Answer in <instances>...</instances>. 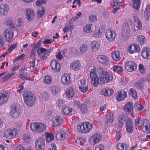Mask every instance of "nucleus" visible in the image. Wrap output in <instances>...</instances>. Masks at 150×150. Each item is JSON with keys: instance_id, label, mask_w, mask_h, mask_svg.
<instances>
[{"instance_id": "1", "label": "nucleus", "mask_w": 150, "mask_h": 150, "mask_svg": "<svg viewBox=\"0 0 150 150\" xmlns=\"http://www.w3.org/2000/svg\"><path fill=\"white\" fill-rule=\"evenodd\" d=\"M91 83L95 87L111 81L113 79L112 72L102 69L101 67H93L90 72Z\"/></svg>"}, {"instance_id": "2", "label": "nucleus", "mask_w": 150, "mask_h": 150, "mask_svg": "<svg viewBox=\"0 0 150 150\" xmlns=\"http://www.w3.org/2000/svg\"><path fill=\"white\" fill-rule=\"evenodd\" d=\"M23 96L24 103L27 105L31 107L35 104L36 98L32 92L28 91H24L23 92Z\"/></svg>"}, {"instance_id": "3", "label": "nucleus", "mask_w": 150, "mask_h": 150, "mask_svg": "<svg viewBox=\"0 0 150 150\" xmlns=\"http://www.w3.org/2000/svg\"><path fill=\"white\" fill-rule=\"evenodd\" d=\"M30 127L34 133H40L45 132L46 129V125L41 122H34L31 123Z\"/></svg>"}, {"instance_id": "4", "label": "nucleus", "mask_w": 150, "mask_h": 150, "mask_svg": "<svg viewBox=\"0 0 150 150\" xmlns=\"http://www.w3.org/2000/svg\"><path fill=\"white\" fill-rule=\"evenodd\" d=\"M92 125L88 122H83L79 124L77 127L78 131L81 133H87L90 132L92 129Z\"/></svg>"}, {"instance_id": "5", "label": "nucleus", "mask_w": 150, "mask_h": 150, "mask_svg": "<svg viewBox=\"0 0 150 150\" xmlns=\"http://www.w3.org/2000/svg\"><path fill=\"white\" fill-rule=\"evenodd\" d=\"M52 49H47L43 47L36 49V52L37 53L38 56L40 55V53L43 54L40 57V59L41 61L46 60L47 57L50 55V52H52Z\"/></svg>"}, {"instance_id": "6", "label": "nucleus", "mask_w": 150, "mask_h": 150, "mask_svg": "<svg viewBox=\"0 0 150 150\" xmlns=\"http://www.w3.org/2000/svg\"><path fill=\"white\" fill-rule=\"evenodd\" d=\"M18 130L16 128H12L6 130L4 133V137L10 139L16 138L18 134Z\"/></svg>"}, {"instance_id": "7", "label": "nucleus", "mask_w": 150, "mask_h": 150, "mask_svg": "<svg viewBox=\"0 0 150 150\" xmlns=\"http://www.w3.org/2000/svg\"><path fill=\"white\" fill-rule=\"evenodd\" d=\"M137 65L134 61L129 60L125 62L124 64L125 69L128 72H132L135 70Z\"/></svg>"}, {"instance_id": "8", "label": "nucleus", "mask_w": 150, "mask_h": 150, "mask_svg": "<svg viewBox=\"0 0 150 150\" xmlns=\"http://www.w3.org/2000/svg\"><path fill=\"white\" fill-rule=\"evenodd\" d=\"M35 144L36 150H44L45 148V140L41 137H39L36 139Z\"/></svg>"}, {"instance_id": "9", "label": "nucleus", "mask_w": 150, "mask_h": 150, "mask_svg": "<svg viewBox=\"0 0 150 150\" xmlns=\"http://www.w3.org/2000/svg\"><path fill=\"white\" fill-rule=\"evenodd\" d=\"M71 74L69 73H65L61 78V81L62 83L66 86H68L71 83L72 79Z\"/></svg>"}, {"instance_id": "10", "label": "nucleus", "mask_w": 150, "mask_h": 150, "mask_svg": "<svg viewBox=\"0 0 150 150\" xmlns=\"http://www.w3.org/2000/svg\"><path fill=\"white\" fill-rule=\"evenodd\" d=\"M102 138V135L98 133L94 134L91 137L89 142L91 145H94L98 143Z\"/></svg>"}, {"instance_id": "11", "label": "nucleus", "mask_w": 150, "mask_h": 150, "mask_svg": "<svg viewBox=\"0 0 150 150\" xmlns=\"http://www.w3.org/2000/svg\"><path fill=\"white\" fill-rule=\"evenodd\" d=\"M105 35L106 39L109 42H112L115 40L116 33L114 31L108 29L106 31Z\"/></svg>"}, {"instance_id": "12", "label": "nucleus", "mask_w": 150, "mask_h": 150, "mask_svg": "<svg viewBox=\"0 0 150 150\" xmlns=\"http://www.w3.org/2000/svg\"><path fill=\"white\" fill-rule=\"evenodd\" d=\"M52 70L56 72H58L61 69L60 64L59 62L56 59L52 60L50 64Z\"/></svg>"}, {"instance_id": "13", "label": "nucleus", "mask_w": 150, "mask_h": 150, "mask_svg": "<svg viewBox=\"0 0 150 150\" xmlns=\"http://www.w3.org/2000/svg\"><path fill=\"white\" fill-rule=\"evenodd\" d=\"M126 129L127 132L131 133L133 132L134 127L133 125L132 119L131 118H128L126 122Z\"/></svg>"}, {"instance_id": "14", "label": "nucleus", "mask_w": 150, "mask_h": 150, "mask_svg": "<svg viewBox=\"0 0 150 150\" xmlns=\"http://www.w3.org/2000/svg\"><path fill=\"white\" fill-rule=\"evenodd\" d=\"M4 35L6 41L9 42H11L13 37V34L12 31L6 29L4 32Z\"/></svg>"}, {"instance_id": "15", "label": "nucleus", "mask_w": 150, "mask_h": 150, "mask_svg": "<svg viewBox=\"0 0 150 150\" xmlns=\"http://www.w3.org/2000/svg\"><path fill=\"white\" fill-rule=\"evenodd\" d=\"M128 52L131 54L135 52H139L140 51V48L139 45L136 44H133L129 45L127 47Z\"/></svg>"}, {"instance_id": "16", "label": "nucleus", "mask_w": 150, "mask_h": 150, "mask_svg": "<svg viewBox=\"0 0 150 150\" xmlns=\"http://www.w3.org/2000/svg\"><path fill=\"white\" fill-rule=\"evenodd\" d=\"M69 137L68 134L65 132L60 130L57 132L56 137L59 140H64L67 139Z\"/></svg>"}, {"instance_id": "17", "label": "nucleus", "mask_w": 150, "mask_h": 150, "mask_svg": "<svg viewBox=\"0 0 150 150\" xmlns=\"http://www.w3.org/2000/svg\"><path fill=\"white\" fill-rule=\"evenodd\" d=\"M130 32V28L129 25L126 24L123 25L122 29L121 35L123 37L127 38L129 36Z\"/></svg>"}, {"instance_id": "18", "label": "nucleus", "mask_w": 150, "mask_h": 150, "mask_svg": "<svg viewBox=\"0 0 150 150\" xmlns=\"http://www.w3.org/2000/svg\"><path fill=\"white\" fill-rule=\"evenodd\" d=\"M105 26L104 25H101L100 28L96 30L95 32L92 35V36L95 38H99L102 36L103 32L105 31Z\"/></svg>"}, {"instance_id": "19", "label": "nucleus", "mask_w": 150, "mask_h": 150, "mask_svg": "<svg viewBox=\"0 0 150 150\" xmlns=\"http://www.w3.org/2000/svg\"><path fill=\"white\" fill-rule=\"evenodd\" d=\"M143 126V131L147 134L150 132V125L149 121L146 119L143 120L142 123Z\"/></svg>"}, {"instance_id": "20", "label": "nucleus", "mask_w": 150, "mask_h": 150, "mask_svg": "<svg viewBox=\"0 0 150 150\" xmlns=\"http://www.w3.org/2000/svg\"><path fill=\"white\" fill-rule=\"evenodd\" d=\"M81 66L78 60H75L72 62L70 64V68L74 71H77L79 70Z\"/></svg>"}, {"instance_id": "21", "label": "nucleus", "mask_w": 150, "mask_h": 150, "mask_svg": "<svg viewBox=\"0 0 150 150\" xmlns=\"http://www.w3.org/2000/svg\"><path fill=\"white\" fill-rule=\"evenodd\" d=\"M100 94L105 96L110 97L113 94V91L110 88L106 87L100 91Z\"/></svg>"}, {"instance_id": "22", "label": "nucleus", "mask_w": 150, "mask_h": 150, "mask_svg": "<svg viewBox=\"0 0 150 150\" xmlns=\"http://www.w3.org/2000/svg\"><path fill=\"white\" fill-rule=\"evenodd\" d=\"M9 96L6 93L0 92V105L6 103L9 99Z\"/></svg>"}, {"instance_id": "23", "label": "nucleus", "mask_w": 150, "mask_h": 150, "mask_svg": "<svg viewBox=\"0 0 150 150\" xmlns=\"http://www.w3.org/2000/svg\"><path fill=\"white\" fill-rule=\"evenodd\" d=\"M52 122L53 125L55 126H60L62 123V118L59 116H56L53 118Z\"/></svg>"}, {"instance_id": "24", "label": "nucleus", "mask_w": 150, "mask_h": 150, "mask_svg": "<svg viewBox=\"0 0 150 150\" xmlns=\"http://www.w3.org/2000/svg\"><path fill=\"white\" fill-rule=\"evenodd\" d=\"M133 18L135 21L134 24L135 30H140L142 27V25L141 21L136 15L134 16Z\"/></svg>"}, {"instance_id": "25", "label": "nucleus", "mask_w": 150, "mask_h": 150, "mask_svg": "<svg viewBox=\"0 0 150 150\" xmlns=\"http://www.w3.org/2000/svg\"><path fill=\"white\" fill-rule=\"evenodd\" d=\"M8 8L6 4H2L0 6V14L1 16L7 15L8 13Z\"/></svg>"}, {"instance_id": "26", "label": "nucleus", "mask_w": 150, "mask_h": 150, "mask_svg": "<svg viewBox=\"0 0 150 150\" xmlns=\"http://www.w3.org/2000/svg\"><path fill=\"white\" fill-rule=\"evenodd\" d=\"M20 113L19 109L16 106H13L11 108L10 114L12 117L14 118H17L19 116Z\"/></svg>"}, {"instance_id": "27", "label": "nucleus", "mask_w": 150, "mask_h": 150, "mask_svg": "<svg viewBox=\"0 0 150 150\" xmlns=\"http://www.w3.org/2000/svg\"><path fill=\"white\" fill-rule=\"evenodd\" d=\"M116 96L117 100L119 101L124 100L126 97L127 94L126 92L122 91L117 93Z\"/></svg>"}, {"instance_id": "28", "label": "nucleus", "mask_w": 150, "mask_h": 150, "mask_svg": "<svg viewBox=\"0 0 150 150\" xmlns=\"http://www.w3.org/2000/svg\"><path fill=\"white\" fill-rule=\"evenodd\" d=\"M142 57L145 59H150V49L149 47H145L142 50Z\"/></svg>"}, {"instance_id": "29", "label": "nucleus", "mask_w": 150, "mask_h": 150, "mask_svg": "<svg viewBox=\"0 0 150 150\" xmlns=\"http://www.w3.org/2000/svg\"><path fill=\"white\" fill-rule=\"evenodd\" d=\"M116 146L117 150H128L129 148V144L125 142L117 143Z\"/></svg>"}, {"instance_id": "30", "label": "nucleus", "mask_w": 150, "mask_h": 150, "mask_svg": "<svg viewBox=\"0 0 150 150\" xmlns=\"http://www.w3.org/2000/svg\"><path fill=\"white\" fill-rule=\"evenodd\" d=\"M123 110L125 112L132 113L133 110L132 103L130 102L127 103L124 106Z\"/></svg>"}, {"instance_id": "31", "label": "nucleus", "mask_w": 150, "mask_h": 150, "mask_svg": "<svg viewBox=\"0 0 150 150\" xmlns=\"http://www.w3.org/2000/svg\"><path fill=\"white\" fill-rule=\"evenodd\" d=\"M111 56L112 59L115 62L119 61L121 59L120 54L118 51H113L111 54Z\"/></svg>"}, {"instance_id": "32", "label": "nucleus", "mask_w": 150, "mask_h": 150, "mask_svg": "<svg viewBox=\"0 0 150 150\" xmlns=\"http://www.w3.org/2000/svg\"><path fill=\"white\" fill-rule=\"evenodd\" d=\"M34 15V12L33 10L30 8L27 9L25 16L26 19L28 20H32Z\"/></svg>"}, {"instance_id": "33", "label": "nucleus", "mask_w": 150, "mask_h": 150, "mask_svg": "<svg viewBox=\"0 0 150 150\" xmlns=\"http://www.w3.org/2000/svg\"><path fill=\"white\" fill-rule=\"evenodd\" d=\"M49 94L46 91L42 92L39 96V99L41 102L47 100L49 98Z\"/></svg>"}, {"instance_id": "34", "label": "nucleus", "mask_w": 150, "mask_h": 150, "mask_svg": "<svg viewBox=\"0 0 150 150\" xmlns=\"http://www.w3.org/2000/svg\"><path fill=\"white\" fill-rule=\"evenodd\" d=\"M97 59L100 63L104 64H107L109 62L108 57L104 55L98 56L97 57Z\"/></svg>"}, {"instance_id": "35", "label": "nucleus", "mask_w": 150, "mask_h": 150, "mask_svg": "<svg viewBox=\"0 0 150 150\" xmlns=\"http://www.w3.org/2000/svg\"><path fill=\"white\" fill-rule=\"evenodd\" d=\"M65 93H66V96L69 98L73 97L74 95V92L73 89L71 86L68 88L66 90Z\"/></svg>"}, {"instance_id": "36", "label": "nucleus", "mask_w": 150, "mask_h": 150, "mask_svg": "<svg viewBox=\"0 0 150 150\" xmlns=\"http://www.w3.org/2000/svg\"><path fill=\"white\" fill-rule=\"evenodd\" d=\"M100 44L96 40H93L91 43L92 49L93 52L97 51L100 48Z\"/></svg>"}, {"instance_id": "37", "label": "nucleus", "mask_w": 150, "mask_h": 150, "mask_svg": "<svg viewBox=\"0 0 150 150\" xmlns=\"http://www.w3.org/2000/svg\"><path fill=\"white\" fill-rule=\"evenodd\" d=\"M44 135L46 138L47 142H49L54 139V136L51 133L46 132Z\"/></svg>"}, {"instance_id": "38", "label": "nucleus", "mask_w": 150, "mask_h": 150, "mask_svg": "<svg viewBox=\"0 0 150 150\" xmlns=\"http://www.w3.org/2000/svg\"><path fill=\"white\" fill-rule=\"evenodd\" d=\"M144 17L145 19L147 20L150 18V4H149L146 8L144 11Z\"/></svg>"}, {"instance_id": "39", "label": "nucleus", "mask_w": 150, "mask_h": 150, "mask_svg": "<svg viewBox=\"0 0 150 150\" xmlns=\"http://www.w3.org/2000/svg\"><path fill=\"white\" fill-rule=\"evenodd\" d=\"M114 115L113 113H110L106 115V122L109 124L112 123L114 119Z\"/></svg>"}, {"instance_id": "40", "label": "nucleus", "mask_w": 150, "mask_h": 150, "mask_svg": "<svg viewBox=\"0 0 150 150\" xmlns=\"http://www.w3.org/2000/svg\"><path fill=\"white\" fill-rule=\"evenodd\" d=\"M137 39L138 41L141 45H143L146 43V40L143 35H138L137 37Z\"/></svg>"}, {"instance_id": "41", "label": "nucleus", "mask_w": 150, "mask_h": 150, "mask_svg": "<svg viewBox=\"0 0 150 150\" xmlns=\"http://www.w3.org/2000/svg\"><path fill=\"white\" fill-rule=\"evenodd\" d=\"M63 114L67 116L71 115L72 114V109L68 107H67L64 108Z\"/></svg>"}, {"instance_id": "42", "label": "nucleus", "mask_w": 150, "mask_h": 150, "mask_svg": "<svg viewBox=\"0 0 150 150\" xmlns=\"http://www.w3.org/2000/svg\"><path fill=\"white\" fill-rule=\"evenodd\" d=\"M145 82V80L144 78H141L139 80V81L136 84V87L139 89L142 88Z\"/></svg>"}, {"instance_id": "43", "label": "nucleus", "mask_w": 150, "mask_h": 150, "mask_svg": "<svg viewBox=\"0 0 150 150\" xmlns=\"http://www.w3.org/2000/svg\"><path fill=\"white\" fill-rule=\"evenodd\" d=\"M46 9L44 7L39 8L37 12L38 16L39 18L41 17L45 14Z\"/></svg>"}, {"instance_id": "44", "label": "nucleus", "mask_w": 150, "mask_h": 150, "mask_svg": "<svg viewBox=\"0 0 150 150\" xmlns=\"http://www.w3.org/2000/svg\"><path fill=\"white\" fill-rule=\"evenodd\" d=\"M134 8L138 10L140 5V0H131Z\"/></svg>"}, {"instance_id": "45", "label": "nucleus", "mask_w": 150, "mask_h": 150, "mask_svg": "<svg viewBox=\"0 0 150 150\" xmlns=\"http://www.w3.org/2000/svg\"><path fill=\"white\" fill-rule=\"evenodd\" d=\"M80 110L83 114H85L88 111L87 106L86 104H82L79 107Z\"/></svg>"}, {"instance_id": "46", "label": "nucleus", "mask_w": 150, "mask_h": 150, "mask_svg": "<svg viewBox=\"0 0 150 150\" xmlns=\"http://www.w3.org/2000/svg\"><path fill=\"white\" fill-rule=\"evenodd\" d=\"M51 93L54 95H56L60 92L59 88L57 86H53L51 88Z\"/></svg>"}, {"instance_id": "47", "label": "nucleus", "mask_w": 150, "mask_h": 150, "mask_svg": "<svg viewBox=\"0 0 150 150\" xmlns=\"http://www.w3.org/2000/svg\"><path fill=\"white\" fill-rule=\"evenodd\" d=\"M43 81L45 84L47 85H50L52 83V78L49 76H46L45 77Z\"/></svg>"}, {"instance_id": "48", "label": "nucleus", "mask_w": 150, "mask_h": 150, "mask_svg": "<svg viewBox=\"0 0 150 150\" xmlns=\"http://www.w3.org/2000/svg\"><path fill=\"white\" fill-rule=\"evenodd\" d=\"M130 95L134 99L136 98L137 97V92L136 90L133 88H131L129 90Z\"/></svg>"}, {"instance_id": "49", "label": "nucleus", "mask_w": 150, "mask_h": 150, "mask_svg": "<svg viewBox=\"0 0 150 150\" xmlns=\"http://www.w3.org/2000/svg\"><path fill=\"white\" fill-rule=\"evenodd\" d=\"M92 25L91 24H88L84 28V31L86 33H88L91 32Z\"/></svg>"}, {"instance_id": "50", "label": "nucleus", "mask_w": 150, "mask_h": 150, "mask_svg": "<svg viewBox=\"0 0 150 150\" xmlns=\"http://www.w3.org/2000/svg\"><path fill=\"white\" fill-rule=\"evenodd\" d=\"M23 139L24 142L27 143L31 140V138L29 135L27 133L24 134L23 135Z\"/></svg>"}, {"instance_id": "51", "label": "nucleus", "mask_w": 150, "mask_h": 150, "mask_svg": "<svg viewBox=\"0 0 150 150\" xmlns=\"http://www.w3.org/2000/svg\"><path fill=\"white\" fill-rule=\"evenodd\" d=\"M113 71L115 72L120 71L121 72L123 71V68L121 66L119 65H115L113 67Z\"/></svg>"}, {"instance_id": "52", "label": "nucleus", "mask_w": 150, "mask_h": 150, "mask_svg": "<svg viewBox=\"0 0 150 150\" xmlns=\"http://www.w3.org/2000/svg\"><path fill=\"white\" fill-rule=\"evenodd\" d=\"M144 108V107L141 105L139 102H137L134 104V108L135 110L140 111L142 110Z\"/></svg>"}, {"instance_id": "53", "label": "nucleus", "mask_w": 150, "mask_h": 150, "mask_svg": "<svg viewBox=\"0 0 150 150\" xmlns=\"http://www.w3.org/2000/svg\"><path fill=\"white\" fill-rule=\"evenodd\" d=\"M87 50V45L86 44L82 45L80 47V51L82 53L86 52Z\"/></svg>"}, {"instance_id": "54", "label": "nucleus", "mask_w": 150, "mask_h": 150, "mask_svg": "<svg viewBox=\"0 0 150 150\" xmlns=\"http://www.w3.org/2000/svg\"><path fill=\"white\" fill-rule=\"evenodd\" d=\"M18 45L17 43H16L14 44H12L10 47L8 49V51L9 53L11 52Z\"/></svg>"}, {"instance_id": "55", "label": "nucleus", "mask_w": 150, "mask_h": 150, "mask_svg": "<svg viewBox=\"0 0 150 150\" xmlns=\"http://www.w3.org/2000/svg\"><path fill=\"white\" fill-rule=\"evenodd\" d=\"M36 47H33L31 50L30 53V56L33 57H35L37 56L36 53Z\"/></svg>"}, {"instance_id": "56", "label": "nucleus", "mask_w": 150, "mask_h": 150, "mask_svg": "<svg viewBox=\"0 0 150 150\" xmlns=\"http://www.w3.org/2000/svg\"><path fill=\"white\" fill-rule=\"evenodd\" d=\"M79 90L82 92L85 93L86 92L88 89V86H79Z\"/></svg>"}, {"instance_id": "57", "label": "nucleus", "mask_w": 150, "mask_h": 150, "mask_svg": "<svg viewBox=\"0 0 150 150\" xmlns=\"http://www.w3.org/2000/svg\"><path fill=\"white\" fill-rule=\"evenodd\" d=\"M47 0H38L36 2L37 6H40L46 3Z\"/></svg>"}, {"instance_id": "58", "label": "nucleus", "mask_w": 150, "mask_h": 150, "mask_svg": "<svg viewBox=\"0 0 150 150\" xmlns=\"http://www.w3.org/2000/svg\"><path fill=\"white\" fill-rule=\"evenodd\" d=\"M139 70L141 74H144L146 71L143 65L141 64H139Z\"/></svg>"}, {"instance_id": "59", "label": "nucleus", "mask_w": 150, "mask_h": 150, "mask_svg": "<svg viewBox=\"0 0 150 150\" xmlns=\"http://www.w3.org/2000/svg\"><path fill=\"white\" fill-rule=\"evenodd\" d=\"M35 59H32V61H30L29 63V65L30 66V68L32 67L34 68L35 66Z\"/></svg>"}, {"instance_id": "60", "label": "nucleus", "mask_w": 150, "mask_h": 150, "mask_svg": "<svg viewBox=\"0 0 150 150\" xmlns=\"http://www.w3.org/2000/svg\"><path fill=\"white\" fill-rule=\"evenodd\" d=\"M89 19V21L91 22L95 21L97 19L96 16L94 14L90 16Z\"/></svg>"}, {"instance_id": "61", "label": "nucleus", "mask_w": 150, "mask_h": 150, "mask_svg": "<svg viewBox=\"0 0 150 150\" xmlns=\"http://www.w3.org/2000/svg\"><path fill=\"white\" fill-rule=\"evenodd\" d=\"M104 146L103 144H98L97 146L95 148V150H104Z\"/></svg>"}, {"instance_id": "62", "label": "nucleus", "mask_w": 150, "mask_h": 150, "mask_svg": "<svg viewBox=\"0 0 150 150\" xmlns=\"http://www.w3.org/2000/svg\"><path fill=\"white\" fill-rule=\"evenodd\" d=\"M25 83V82L24 81L21 83L20 85H19V87L20 88V89H19L18 90V92L21 93V92L22 90L24 88V86H23V85Z\"/></svg>"}, {"instance_id": "63", "label": "nucleus", "mask_w": 150, "mask_h": 150, "mask_svg": "<svg viewBox=\"0 0 150 150\" xmlns=\"http://www.w3.org/2000/svg\"><path fill=\"white\" fill-rule=\"evenodd\" d=\"M83 141L84 142H85V141L83 139H77L76 141V143L77 144H79V143L81 145H83Z\"/></svg>"}, {"instance_id": "64", "label": "nucleus", "mask_w": 150, "mask_h": 150, "mask_svg": "<svg viewBox=\"0 0 150 150\" xmlns=\"http://www.w3.org/2000/svg\"><path fill=\"white\" fill-rule=\"evenodd\" d=\"M63 100L62 99H59L57 102V104L58 107H62L63 105Z\"/></svg>"}]
</instances>
